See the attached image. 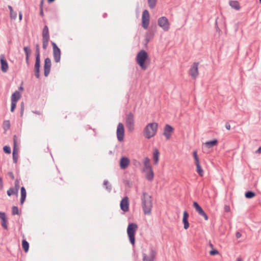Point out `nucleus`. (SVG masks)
Segmentation results:
<instances>
[{
  "instance_id": "f8f14e48",
  "label": "nucleus",
  "mask_w": 261,
  "mask_h": 261,
  "mask_svg": "<svg viewBox=\"0 0 261 261\" xmlns=\"http://www.w3.org/2000/svg\"><path fill=\"white\" fill-rule=\"evenodd\" d=\"M117 137L119 142L123 140L124 136V127L122 123H119L117 128Z\"/></svg>"
},
{
  "instance_id": "cd10ccee",
  "label": "nucleus",
  "mask_w": 261,
  "mask_h": 261,
  "mask_svg": "<svg viewBox=\"0 0 261 261\" xmlns=\"http://www.w3.org/2000/svg\"><path fill=\"white\" fill-rule=\"evenodd\" d=\"M218 143V140L216 139H214L212 140L207 141L205 143V145L208 148H211L213 146L217 145Z\"/></svg>"
},
{
  "instance_id": "39448f33",
  "label": "nucleus",
  "mask_w": 261,
  "mask_h": 261,
  "mask_svg": "<svg viewBox=\"0 0 261 261\" xmlns=\"http://www.w3.org/2000/svg\"><path fill=\"white\" fill-rule=\"evenodd\" d=\"M49 40V30L47 25H44L42 30V47L46 49Z\"/></svg>"
},
{
  "instance_id": "f03ea898",
  "label": "nucleus",
  "mask_w": 261,
  "mask_h": 261,
  "mask_svg": "<svg viewBox=\"0 0 261 261\" xmlns=\"http://www.w3.org/2000/svg\"><path fill=\"white\" fill-rule=\"evenodd\" d=\"M136 60L137 63L143 70H146L150 64V59L148 53L144 49L138 53Z\"/></svg>"
},
{
  "instance_id": "72a5a7b5",
  "label": "nucleus",
  "mask_w": 261,
  "mask_h": 261,
  "mask_svg": "<svg viewBox=\"0 0 261 261\" xmlns=\"http://www.w3.org/2000/svg\"><path fill=\"white\" fill-rule=\"evenodd\" d=\"M256 195L255 192L252 191H247L245 193V196L247 199H251L254 197Z\"/></svg>"
},
{
  "instance_id": "412c9836",
  "label": "nucleus",
  "mask_w": 261,
  "mask_h": 261,
  "mask_svg": "<svg viewBox=\"0 0 261 261\" xmlns=\"http://www.w3.org/2000/svg\"><path fill=\"white\" fill-rule=\"evenodd\" d=\"M189 215L188 213L185 211L183 213L182 223H184V227L185 229H187L189 227V223L188 221V218Z\"/></svg>"
},
{
  "instance_id": "052dcab7",
  "label": "nucleus",
  "mask_w": 261,
  "mask_h": 261,
  "mask_svg": "<svg viewBox=\"0 0 261 261\" xmlns=\"http://www.w3.org/2000/svg\"><path fill=\"white\" fill-rule=\"evenodd\" d=\"M256 153H261V146H260L256 151Z\"/></svg>"
},
{
  "instance_id": "2eb2a0df",
  "label": "nucleus",
  "mask_w": 261,
  "mask_h": 261,
  "mask_svg": "<svg viewBox=\"0 0 261 261\" xmlns=\"http://www.w3.org/2000/svg\"><path fill=\"white\" fill-rule=\"evenodd\" d=\"M51 66V60L49 58L47 57L44 60V63L43 65L44 74L45 77H47L50 71Z\"/></svg>"
},
{
  "instance_id": "aec40b11",
  "label": "nucleus",
  "mask_w": 261,
  "mask_h": 261,
  "mask_svg": "<svg viewBox=\"0 0 261 261\" xmlns=\"http://www.w3.org/2000/svg\"><path fill=\"white\" fill-rule=\"evenodd\" d=\"M130 163L129 159L125 156H122L120 160V167L121 169H125L127 168Z\"/></svg>"
},
{
  "instance_id": "ea45409f",
  "label": "nucleus",
  "mask_w": 261,
  "mask_h": 261,
  "mask_svg": "<svg viewBox=\"0 0 261 261\" xmlns=\"http://www.w3.org/2000/svg\"><path fill=\"white\" fill-rule=\"evenodd\" d=\"M7 194L9 196H11L13 194L17 195V193H15V191L13 189V187H11L9 188V189L7 192Z\"/></svg>"
},
{
  "instance_id": "6e6d98bb",
  "label": "nucleus",
  "mask_w": 261,
  "mask_h": 261,
  "mask_svg": "<svg viewBox=\"0 0 261 261\" xmlns=\"http://www.w3.org/2000/svg\"><path fill=\"white\" fill-rule=\"evenodd\" d=\"M225 127L227 130L230 129V125L228 122L225 123Z\"/></svg>"
},
{
  "instance_id": "6ab92c4d",
  "label": "nucleus",
  "mask_w": 261,
  "mask_h": 261,
  "mask_svg": "<svg viewBox=\"0 0 261 261\" xmlns=\"http://www.w3.org/2000/svg\"><path fill=\"white\" fill-rule=\"evenodd\" d=\"M0 219H1V224L2 227L5 229L8 230V219L6 217L5 213L0 212Z\"/></svg>"
},
{
  "instance_id": "de8ad7c7",
  "label": "nucleus",
  "mask_w": 261,
  "mask_h": 261,
  "mask_svg": "<svg viewBox=\"0 0 261 261\" xmlns=\"http://www.w3.org/2000/svg\"><path fill=\"white\" fill-rule=\"evenodd\" d=\"M143 164H150V159L148 157L144 158Z\"/></svg>"
},
{
  "instance_id": "393cba45",
  "label": "nucleus",
  "mask_w": 261,
  "mask_h": 261,
  "mask_svg": "<svg viewBox=\"0 0 261 261\" xmlns=\"http://www.w3.org/2000/svg\"><path fill=\"white\" fill-rule=\"evenodd\" d=\"M229 4L232 8L236 10H240L241 9L240 3L237 1H230Z\"/></svg>"
},
{
  "instance_id": "5701e85b",
  "label": "nucleus",
  "mask_w": 261,
  "mask_h": 261,
  "mask_svg": "<svg viewBox=\"0 0 261 261\" xmlns=\"http://www.w3.org/2000/svg\"><path fill=\"white\" fill-rule=\"evenodd\" d=\"M23 50H24L25 55L26 63L28 66H29L30 65L29 58H30V55L31 53V49L30 46H24L23 47Z\"/></svg>"
},
{
  "instance_id": "58836bf2",
  "label": "nucleus",
  "mask_w": 261,
  "mask_h": 261,
  "mask_svg": "<svg viewBox=\"0 0 261 261\" xmlns=\"http://www.w3.org/2000/svg\"><path fill=\"white\" fill-rule=\"evenodd\" d=\"M12 215H19L20 213L19 212L18 208L16 206H13L12 207Z\"/></svg>"
},
{
  "instance_id": "c756f323",
  "label": "nucleus",
  "mask_w": 261,
  "mask_h": 261,
  "mask_svg": "<svg viewBox=\"0 0 261 261\" xmlns=\"http://www.w3.org/2000/svg\"><path fill=\"white\" fill-rule=\"evenodd\" d=\"M154 35V33L152 31H149L146 33L145 35L146 43H148L152 39H153Z\"/></svg>"
},
{
  "instance_id": "13d9d810",
  "label": "nucleus",
  "mask_w": 261,
  "mask_h": 261,
  "mask_svg": "<svg viewBox=\"0 0 261 261\" xmlns=\"http://www.w3.org/2000/svg\"><path fill=\"white\" fill-rule=\"evenodd\" d=\"M40 15L41 16V17H43L44 16V12H43V9H40Z\"/></svg>"
},
{
  "instance_id": "9d476101",
  "label": "nucleus",
  "mask_w": 261,
  "mask_h": 261,
  "mask_svg": "<svg viewBox=\"0 0 261 261\" xmlns=\"http://www.w3.org/2000/svg\"><path fill=\"white\" fill-rule=\"evenodd\" d=\"M149 24V13L148 10L143 11L142 16V27L147 29Z\"/></svg>"
},
{
  "instance_id": "680f3d73",
  "label": "nucleus",
  "mask_w": 261,
  "mask_h": 261,
  "mask_svg": "<svg viewBox=\"0 0 261 261\" xmlns=\"http://www.w3.org/2000/svg\"><path fill=\"white\" fill-rule=\"evenodd\" d=\"M33 112L36 114H37V115H41V113L39 111H33Z\"/></svg>"
},
{
  "instance_id": "49530a36",
  "label": "nucleus",
  "mask_w": 261,
  "mask_h": 261,
  "mask_svg": "<svg viewBox=\"0 0 261 261\" xmlns=\"http://www.w3.org/2000/svg\"><path fill=\"white\" fill-rule=\"evenodd\" d=\"M219 254V251L216 249H213L210 251V254L211 255H216Z\"/></svg>"
},
{
  "instance_id": "4d7b16f0",
  "label": "nucleus",
  "mask_w": 261,
  "mask_h": 261,
  "mask_svg": "<svg viewBox=\"0 0 261 261\" xmlns=\"http://www.w3.org/2000/svg\"><path fill=\"white\" fill-rule=\"evenodd\" d=\"M44 1V0H41L40 3V5H39V8L40 9H43Z\"/></svg>"
},
{
  "instance_id": "0eeeda50",
  "label": "nucleus",
  "mask_w": 261,
  "mask_h": 261,
  "mask_svg": "<svg viewBox=\"0 0 261 261\" xmlns=\"http://www.w3.org/2000/svg\"><path fill=\"white\" fill-rule=\"evenodd\" d=\"M143 171L146 173L145 177L149 181H152L154 178V173L150 164H144Z\"/></svg>"
},
{
  "instance_id": "f257e3e1",
  "label": "nucleus",
  "mask_w": 261,
  "mask_h": 261,
  "mask_svg": "<svg viewBox=\"0 0 261 261\" xmlns=\"http://www.w3.org/2000/svg\"><path fill=\"white\" fill-rule=\"evenodd\" d=\"M142 207L145 215H149L153 207L152 196L147 192H143L141 197Z\"/></svg>"
},
{
  "instance_id": "473e14b6",
  "label": "nucleus",
  "mask_w": 261,
  "mask_h": 261,
  "mask_svg": "<svg viewBox=\"0 0 261 261\" xmlns=\"http://www.w3.org/2000/svg\"><path fill=\"white\" fill-rule=\"evenodd\" d=\"M3 128L5 132H7L10 128V122L9 120H4L3 123Z\"/></svg>"
},
{
  "instance_id": "c9c22d12",
  "label": "nucleus",
  "mask_w": 261,
  "mask_h": 261,
  "mask_svg": "<svg viewBox=\"0 0 261 261\" xmlns=\"http://www.w3.org/2000/svg\"><path fill=\"white\" fill-rule=\"evenodd\" d=\"M103 186L105 187V189L109 192H110L112 190V186L109 184L108 180H105L103 181Z\"/></svg>"
},
{
  "instance_id": "774afa93",
  "label": "nucleus",
  "mask_w": 261,
  "mask_h": 261,
  "mask_svg": "<svg viewBox=\"0 0 261 261\" xmlns=\"http://www.w3.org/2000/svg\"><path fill=\"white\" fill-rule=\"evenodd\" d=\"M210 246L212 248H213V245L211 242H210Z\"/></svg>"
},
{
  "instance_id": "a878e982",
  "label": "nucleus",
  "mask_w": 261,
  "mask_h": 261,
  "mask_svg": "<svg viewBox=\"0 0 261 261\" xmlns=\"http://www.w3.org/2000/svg\"><path fill=\"white\" fill-rule=\"evenodd\" d=\"M17 137L16 135L13 136V147L12 154L18 153V148L17 146Z\"/></svg>"
},
{
  "instance_id": "ddd939ff",
  "label": "nucleus",
  "mask_w": 261,
  "mask_h": 261,
  "mask_svg": "<svg viewBox=\"0 0 261 261\" xmlns=\"http://www.w3.org/2000/svg\"><path fill=\"white\" fill-rule=\"evenodd\" d=\"M156 255V251L153 248H151L149 256H147L145 253L143 254V261H154Z\"/></svg>"
},
{
  "instance_id": "7ed1b4c3",
  "label": "nucleus",
  "mask_w": 261,
  "mask_h": 261,
  "mask_svg": "<svg viewBox=\"0 0 261 261\" xmlns=\"http://www.w3.org/2000/svg\"><path fill=\"white\" fill-rule=\"evenodd\" d=\"M158 128V123L156 122L148 123L144 128V136L146 139H150L156 135Z\"/></svg>"
},
{
  "instance_id": "dca6fc26",
  "label": "nucleus",
  "mask_w": 261,
  "mask_h": 261,
  "mask_svg": "<svg viewBox=\"0 0 261 261\" xmlns=\"http://www.w3.org/2000/svg\"><path fill=\"white\" fill-rule=\"evenodd\" d=\"M120 208L124 212H126L129 210V200L127 196L124 197L120 201Z\"/></svg>"
},
{
  "instance_id": "7c9ffc66",
  "label": "nucleus",
  "mask_w": 261,
  "mask_h": 261,
  "mask_svg": "<svg viewBox=\"0 0 261 261\" xmlns=\"http://www.w3.org/2000/svg\"><path fill=\"white\" fill-rule=\"evenodd\" d=\"M159 155H160V152L158 149H155L154 150L153 152V162L155 164H157L158 163L159 160Z\"/></svg>"
},
{
  "instance_id": "a18cd8bd",
  "label": "nucleus",
  "mask_w": 261,
  "mask_h": 261,
  "mask_svg": "<svg viewBox=\"0 0 261 261\" xmlns=\"http://www.w3.org/2000/svg\"><path fill=\"white\" fill-rule=\"evenodd\" d=\"M24 109V103H23V102H22L21 103V105H20V117H22V116H23Z\"/></svg>"
},
{
  "instance_id": "a211bd4d",
  "label": "nucleus",
  "mask_w": 261,
  "mask_h": 261,
  "mask_svg": "<svg viewBox=\"0 0 261 261\" xmlns=\"http://www.w3.org/2000/svg\"><path fill=\"white\" fill-rule=\"evenodd\" d=\"M193 206L200 216H203L205 220H208V216L197 202H194Z\"/></svg>"
},
{
  "instance_id": "8fccbe9b",
  "label": "nucleus",
  "mask_w": 261,
  "mask_h": 261,
  "mask_svg": "<svg viewBox=\"0 0 261 261\" xmlns=\"http://www.w3.org/2000/svg\"><path fill=\"white\" fill-rule=\"evenodd\" d=\"M8 175L10 176V177L11 178V179L14 180V175L12 172L10 171L8 173Z\"/></svg>"
},
{
  "instance_id": "5fc2aeb1",
  "label": "nucleus",
  "mask_w": 261,
  "mask_h": 261,
  "mask_svg": "<svg viewBox=\"0 0 261 261\" xmlns=\"http://www.w3.org/2000/svg\"><path fill=\"white\" fill-rule=\"evenodd\" d=\"M195 165L200 164L199 158H195Z\"/></svg>"
},
{
  "instance_id": "c85d7f7f",
  "label": "nucleus",
  "mask_w": 261,
  "mask_h": 261,
  "mask_svg": "<svg viewBox=\"0 0 261 261\" xmlns=\"http://www.w3.org/2000/svg\"><path fill=\"white\" fill-rule=\"evenodd\" d=\"M35 46V60H40V46L38 43H36Z\"/></svg>"
},
{
  "instance_id": "bf43d9fd",
  "label": "nucleus",
  "mask_w": 261,
  "mask_h": 261,
  "mask_svg": "<svg viewBox=\"0 0 261 261\" xmlns=\"http://www.w3.org/2000/svg\"><path fill=\"white\" fill-rule=\"evenodd\" d=\"M241 236H242V234L240 232H237V233L236 234V237H237V238H238V239L240 238L241 237Z\"/></svg>"
},
{
  "instance_id": "f704fd0d",
  "label": "nucleus",
  "mask_w": 261,
  "mask_h": 261,
  "mask_svg": "<svg viewBox=\"0 0 261 261\" xmlns=\"http://www.w3.org/2000/svg\"><path fill=\"white\" fill-rule=\"evenodd\" d=\"M196 172L200 177H202L204 174V171L202 169L200 164L196 165Z\"/></svg>"
},
{
  "instance_id": "1a4fd4ad",
  "label": "nucleus",
  "mask_w": 261,
  "mask_h": 261,
  "mask_svg": "<svg viewBox=\"0 0 261 261\" xmlns=\"http://www.w3.org/2000/svg\"><path fill=\"white\" fill-rule=\"evenodd\" d=\"M199 62H194L191 65L189 71V74L191 76L192 79H196L199 74L198 72V65Z\"/></svg>"
},
{
  "instance_id": "20e7f679",
  "label": "nucleus",
  "mask_w": 261,
  "mask_h": 261,
  "mask_svg": "<svg viewBox=\"0 0 261 261\" xmlns=\"http://www.w3.org/2000/svg\"><path fill=\"white\" fill-rule=\"evenodd\" d=\"M138 229V225L135 223L128 224L127 228V233L129 241L132 245H134L136 242L135 234Z\"/></svg>"
},
{
  "instance_id": "e2e57ef3",
  "label": "nucleus",
  "mask_w": 261,
  "mask_h": 261,
  "mask_svg": "<svg viewBox=\"0 0 261 261\" xmlns=\"http://www.w3.org/2000/svg\"><path fill=\"white\" fill-rule=\"evenodd\" d=\"M22 14L21 13V12H19V19L20 20H21L22 19Z\"/></svg>"
},
{
  "instance_id": "b1692460",
  "label": "nucleus",
  "mask_w": 261,
  "mask_h": 261,
  "mask_svg": "<svg viewBox=\"0 0 261 261\" xmlns=\"http://www.w3.org/2000/svg\"><path fill=\"white\" fill-rule=\"evenodd\" d=\"M20 194L21 197L20 199V203L21 205H23L27 197V192L24 187H22L20 188Z\"/></svg>"
},
{
  "instance_id": "4c0bfd02",
  "label": "nucleus",
  "mask_w": 261,
  "mask_h": 261,
  "mask_svg": "<svg viewBox=\"0 0 261 261\" xmlns=\"http://www.w3.org/2000/svg\"><path fill=\"white\" fill-rule=\"evenodd\" d=\"M157 0H148V6L151 9L155 8Z\"/></svg>"
},
{
  "instance_id": "69168bd1",
  "label": "nucleus",
  "mask_w": 261,
  "mask_h": 261,
  "mask_svg": "<svg viewBox=\"0 0 261 261\" xmlns=\"http://www.w3.org/2000/svg\"><path fill=\"white\" fill-rule=\"evenodd\" d=\"M55 0H47V2L49 3V4H50V3H52L53 2H54Z\"/></svg>"
},
{
  "instance_id": "09e8293b",
  "label": "nucleus",
  "mask_w": 261,
  "mask_h": 261,
  "mask_svg": "<svg viewBox=\"0 0 261 261\" xmlns=\"http://www.w3.org/2000/svg\"><path fill=\"white\" fill-rule=\"evenodd\" d=\"M215 29H216V32H218L220 34V33L221 32V31L218 27L217 20H216V21H215Z\"/></svg>"
},
{
  "instance_id": "864d4df0",
  "label": "nucleus",
  "mask_w": 261,
  "mask_h": 261,
  "mask_svg": "<svg viewBox=\"0 0 261 261\" xmlns=\"http://www.w3.org/2000/svg\"><path fill=\"white\" fill-rule=\"evenodd\" d=\"M3 188V178L0 176V190H2Z\"/></svg>"
},
{
  "instance_id": "9b49d317",
  "label": "nucleus",
  "mask_w": 261,
  "mask_h": 261,
  "mask_svg": "<svg viewBox=\"0 0 261 261\" xmlns=\"http://www.w3.org/2000/svg\"><path fill=\"white\" fill-rule=\"evenodd\" d=\"M51 44L53 48V56L55 62L56 63H58L60 62L61 59L60 49L58 47V46L55 42H52Z\"/></svg>"
},
{
  "instance_id": "4be33fe9",
  "label": "nucleus",
  "mask_w": 261,
  "mask_h": 261,
  "mask_svg": "<svg viewBox=\"0 0 261 261\" xmlns=\"http://www.w3.org/2000/svg\"><path fill=\"white\" fill-rule=\"evenodd\" d=\"M40 60H35L34 65V73L35 76L39 79L40 77Z\"/></svg>"
},
{
  "instance_id": "603ef678",
  "label": "nucleus",
  "mask_w": 261,
  "mask_h": 261,
  "mask_svg": "<svg viewBox=\"0 0 261 261\" xmlns=\"http://www.w3.org/2000/svg\"><path fill=\"white\" fill-rule=\"evenodd\" d=\"M193 158L194 159L195 158H197L198 157V155H197V151L196 150H195L193 152Z\"/></svg>"
},
{
  "instance_id": "423d86ee",
  "label": "nucleus",
  "mask_w": 261,
  "mask_h": 261,
  "mask_svg": "<svg viewBox=\"0 0 261 261\" xmlns=\"http://www.w3.org/2000/svg\"><path fill=\"white\" fill-rule=\"evenodd\" d=\"M135 120L134 114L130 112L126 117V125L128 131L132 132L135 128Z\"/></svg>"
},
{
  "instance_id": "a19ab883",
  "label": "nucleus",
  "mask_w": 261,
  "mask_h": 261,
  "mask_svg": "<svg viewBox=\"0 0 261 261\" xmlns=\"http://www.w3.org/2000/svg\"><path fill=\"white\" fill-rule=\"evenodd\" d=\"M3 151L7 154H10L11 151V148L9 146L6 145L3 147Z\"/></svg>"
},
{
  "instance_id": "338daca9",
  "label": "nucleus",
  "mask_w": 261,
  "mask_h": 261,
  "mask_svg": "<svg viewBox=\"0 0 261 261\" xmlns=\"http://www.w3.org/2000/svg\"><path fill=\"white\" fill-rule=\"evenodd\" d=\"M237 261H243V260L241 257H238V258H237Z\"/></svg>"
},
{
  "instance_id": "2f4dec72",
  "label": "nucleus",
  "mask_w": 261,
  "mask_h": 261,
  "mask_svg": "<svg viewBox=\"0 0 261 261\" xmlns=\"http://www.w3.org/2000/svg\"><path fill=\"white\" fill-rule=\"evenodd\" d=\"M22 247L25 253L28 252L29 249V243L24 239L22 241Z\"/></svg>"
},
{
  "instance_id": "c03bdc74",
  "label": "nucleus",
  "mask_w": 261,
  "mask_h": 261,
  "mask_svg": "<svg viewBox=\"0 0 261 261\" xmlns=\"http://www.w3.org/2000/svg\"><path fill=\"white\" fill-rule=\"evenodd\" d=\"M13 155V161L14 163H17L18 161V153L16 154H12Z\"/></svg>"
},
{
  "instance_id": "6e6552de",
  "label": "nucleus",
  "mask_w": 261,
  "mask_h": 261,
  "mask_svg": "<svg viewBox=\"0 0 261 261\" xmlns=\"http://www.w3.org/2000/svg\"><path fill=\"white\" fill-rule=\"evenodd\" d=\"M158 23L165 32L168 31L170 29V23L168 19L165 16L160 17L158 19Z\"/></svg>"
},
{
  "instance_id": "4468645a",
  "label": "nucleus",
  "mask_w": 261,
  "mask_h": 261,
  "mask_svg": "<svg viewBox=\"0 0 261 261\" xmlns=\"http://www.w3.org/2000/svg\"><path fill=\"white\" fill-rule=\"evenodd\" d=\"M173 130H174V128L171 125L168 124H166L165 125V127L164 128L163 135L165 137L166 139L167 140H168L170 139V138L172 136V134L173 132Z\"/></svg>"
},
{
  "instance_id": "bb28decb",
  "label": "nucleus",
  "mask_w": 261,
  "mask_h": 261,
  "mask_svg": "<svg viewBox=\"0 0 261 261\" xmlns=\"http://www.w3.org/2000/svg\"><path fill=\"white\" fill-rule=\"evenodd\" d=\"M21 97V94L19 92L16 91L14 92L11 96V101L17 102V101Z\"/></svg>"
},
{
  "instance_id": "79ce46f5",
  "label": "nucleus",
  "mask_w": 261,
  "mask_h": 261,
  "mask_svg": "<svg viewBox=\"0 0 261 261\" xmlns=\"http://www.w3.org/2000/svg\"><path fill=\"white\" fill-rule=\"evenodd\" d=\"M10 15L11 19H15L17 17V13L14 11L10 12Z\"/></svg>"
},
{
  "instance_id": "0e129e2a",
  "label": "nucleus",
  "mask_w": 261,
  "mask_h": 261,
  "mask_svg": "<svg viewBox=\"0 0 261 261\" xmlns=\"http://www.w3.org/2000/svg\"><path fill=\"white\" fill-rule=\"evenodd\" d=\"M8 7L9 9L10 10V12H11V11H13V8H12V6H11L9 5V6H8Z\"/></svg>"
},
{
  "instance_id": "3c124183",
  "label": "nucleus",
  "mask_w": 261,
  "mask_h": 261,
  "mask_svg": "<svg viewBox=\"0 0 261 261\" xmlns=\"http://www.w3.org/2000/svg\"><path fill=\"white\" fill-rule=\"evenodd\" d=\"M224 211L225 212H229L230 211L229 206L225 205L224 206Z\"/></svg>"
},
{
  "instance_id": "f3484780",
  "label": "nucleus",
  "mask_w": 261,
  "mask_h": 261,
  "mask_svg": "<svg viewBox=\"0 0 261 261\" xmlns=\"http://www.w3.org/2000/svg\"><path fill=\"white\" fill-rule=\"evenodd\" d=\"M1 69L3 72H6L9 68L8 62L5 59L4 55L0 56Z\"/></svg>"
},
{
  "instance_id": "37998d69",
  "label": "nucleus",
  "mask_w": 261,
  "mask_h": 261,
  "mask_svg": "<svg viewBox=\"0 0 261 261\" xmlns=\"http://www.w3.org/2000/svg\"><path fill=\"white\" fill-rule=\"evenodd\" d=\"M16 103L15 102L11 101V112H13L16 107Z\"/></svg>"
},
{
  "instance_id": "e433bc0d",
  "label": "nucleus",
  "mask_w": 261,
  "mask_h": 261,
  "mask_svg": "<svg viewBox=\"0 0 261 261\" xmlns=\"http://www.w3.org/2000/svg\"><path fill=\"white\" fill-rule=\"evenodd\" d=\"M20 179L16 178L15 183H14V188H13V189L15 190V193H17L18 194V192L19 189V184H20Z\"/></svg>"
}]
</instances>
